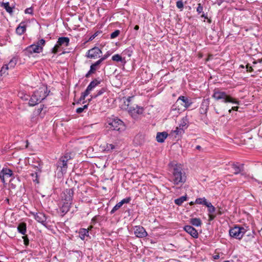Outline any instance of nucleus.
<instances>
[{"instance_id":"nucleus-1","label":"nucleus","mask_w":262,"mask_h":262,"mask_svg":"<svg viewBox=\"0 0 262 262\" xmlns=\"http://www.w3.org/2000/svg\"><path fill=\"white\" fill-rule=\"evenodd\" d=\"M246 230L244 227L235 226L229 230V234L231 237L236 239H241L244 236V241L247 242L255 238L253 235L250 233L244 236V234H246Z\"/></svg>"},{"instance_id":"nucleus-2","label":"nucleus","mask_w":262,"mask_h":262,"mask_svg":"<svg viewBox=\"0 0 262 262\" xmlns=\"http://www.w3.org/2000/svg\"><path fill=\"white\" fill-rule=\"evenodd\" d=\"M48 95V93L47 87L42 86L39 88L38 90L34 92L29 99V105L34 106L37 104L45 99Z\"/></svg>"},{"instance_id":"nucleus-3","label":"nucleus","mask_w":262,"mask_h":262,"mask_svg":"<svg viewBox=\"0 0 262 262\" xmlns=\"http://www.w3.org/2000/svg\"><path fill=\"white\" fill-rule=\"evenodd\" d=\"M74 195V189L69 188L65 189L61 193V197L63 201V204L62 207V212H68L72 203Z\"/></svg>"},{"instance_id":"nucleus-4","label":"nucleus","mask_w":262,"mask_h":262,"mask_svg":"<svg viewBox=\"0 0 262 262\" xmlns=\"http://www.w3.org/2000/svg\"><path fill=\"white\" fill-rule=\"evenodd\" d=\"M170 181L177 185H182L186 181L185 172L180 167L174 168Z\"/></svg>"},{"instance_id":"nucleus-5","label":"nucleus","mask_w":262,"mask_h":262,"mask_svg":"<svg viewBox=\"0 0 262 262\" xmlns=\"http://www.w3.org/2000/svg\"><path fill=\"white\" fill-rule=\"evenodd\" d=\"M70 39L67 37H61L58 39L56 44L52 49V53L54 54L57 53L59 51L60 47H67L69 46Z\"/></svg>"},{"instance_id":"nucleus-6","label":"nucleus","mask_w":262,"mask_h":262,"mask_svg":"<svg viewBox=\"0 0 262 262\" xmlns=\"http://www.w3.org/2000/svg\"><path fill=\"white\" fill-rule=\"evenodd\" d=\"M100 83V81L95 79L90 82L85 91L82 93L80 97V100H84L85 97L88 96L91 92L93 91L96 86Z\"/></svg>"},{"instance_id":"nucleus-7","label":"nucleus","mask_w":262,"mask_h":262,"mask_svg":"<svg viewBox=\"0 0 262 262\" xmlns=\"http://www.w3.org/2000/svg\"><path fill=\"white\" fill-rule=\"evenodd\" d=\"M126 106L128 112L133 118H136L138 115L143 113L142 107H139L137 105L129 106V104H127Z\"/></svg>"},{"instance_id":"nucleus-8","label":"nucleus","mask_w":262,"mask_h":262,"mask_svg":"<svg viewBox=\"0 0 262 262\" xmlns=\"http://www.w3.org/2000/svg\"><path fill=\"white\" fill-rule=\"evenodd\" d=\"M111 127L113 129L117 131L121 132L125 128L124 124L122 121L118 118L114 119L112 121L109 123Z\"/></svg>"},{"instance_id":"nucleus-9","label":"nucleus","mask_w":262,"mask_h":262,"mask_svg":"<svg viewBox=\"0 0 262 262\" xmlns=\"http://www.w3.org/2000/svg\"><path fill=\"white\" fill-rule=\"evenodd\" d=\"M102 54L101 50L98 47H94L88 50L86 53V57L89 58H97L100 57V55Z\"/></svg>"},{"instance_id":"nucleus-10","label":"nucleus","mask_w":262,"mask_h":262,"mask_svg":"<svg viewBox=\"0 0 262 262\" xmlns=\"http://www.w3.org/2000/svg\"><path fill=\"white\" fill-rule=\"evenodd\" d=\"M135 235L138 237H144L147 235L145 229L141 226H136L134 228Z\"/></svg>"},{"instance_id":"nucleus-11","label":"nucleus","mask_w":262,"mask_h":262,"mask_svg":"<svg viewBox=\"0 0 262 262\" xmlns=\"http://www.w3.org/2000/svg\"><path fill=\"white\" fill-rule=\"evenodd\" d=\"M180 105H182L179 101H177L176 103L172 106L170 110V114L173 116H178L182 111V108L180 107Z\"/></svg>"},{"instance_id":"nucleus-12","label":"nucleus","mask_w":262,"mask_h":262,"mask_svg":"<svg viewBox=\"0 0 262 262\" xmlns=\"http://www.w3.org/2000/svg\"><path fill=\"white\" fill-rule=\"evenodd\" d=\"M13 176V171L7 168H3L0 172V178L3 183L5 182L6 177H10Z\"/></svg>"},{"instance_id":"nucleus-13","label":"nucleus","mask_w":262,"mask_h":262,"mask_svg":"<svg viewBox=\"0 0 262 262\" xmlns=\"http://www.w3.org/2000/svg\"><path fill=\"white\" fill-rule=\"evenodd\" d=\"M26 51L30 54L39 53L42 51V47L36 44H33L28 47Z\"/></svg>"},{"instance_id":"nucleus-14","label":"nucleus","mask_w":262,"mask_h":262,"mask_svg":"<svg viewBox=\"0 0 262 262\" xmlns=\"http://www.w3.org/2000/svg\"><path fill=\"white\" fill-rule=\"evenodd\" d=\"M209 105V99H204L202 102L201 107L200 108V113L201 114H205L207 113Z\"/></svg>"},{"instance_id":"nucleus-15","label":"nucleus","mask_w":262,"mask_h":262,"mask_svg":"<svg viewBox=\"0 0 262 262\" xmlns=\"http://www.w3.org/2000/svg\"><path fill=\"white\" fill-rule=\"evenodd\" d=\"M177 101H179L181 103H182V105L184 106V110L189 107L192 103L187 98L183 96H180Z\"/></svg>"},{"instance_id":"nucleus-16","label":"nucleus","mask_w":262,"mask_h":262,"mask_svg":"<svg viewBox=\"0 0 262 262\" xmlns=\"http://www.w3.org/2000/svg\"><path fill=\"white\" fill-rule=\"evenodd\" d=\"M35 219L39 223H41L42 225L46 224L47 217L45 214L42 212H38L34 214Z\"/></svg>"},{"instance_id":"nucleus-17","label":"nucleus","mask_w":262,"mask_h":262,"mask_svg":"<svg viewBox=\"0 0 262 262\" xmlns=\"http://www.w3.org/2000/svg\"><path fill=\"white\" fill-rule=\"evenodd\" d=\"M184 230L193 237H197L198 233L196 230L190 225H186L184 227Z\"/></svg>"},{"instance_id":"nucleus-18","label":"nucleus","mask_w":262,"mask_h":262,"mask_svg":"<svg viewBox=\"0 0 262 262\" xmlns=\"http://www.w3.org/2000/svg\"><path fill=\"white\" fill-rule=\"evenodd\" d=\"M100 64L101 63L98 60L92 64L90 67V70L85 75V77L88 78L92 74L94 73L99 68Z\"/></svg>"},{"instance_id":"nucleus-19","label":"nucleus","mask_w":262,"mask_h":262,"mask_svg":"<svg viewBox=\"0 0 262 262\" xmlns=\"http://www.w3.org/2000/svg\"><path fill=\"white\" fill-rule=\"evenodd\" d=\"M226 92L215 90L212 95V97L216 100H220L226 96Z\"/></svg>"},{"instance_id":"nucleus-20","label":"nucleus","mask_w":262,"mask_h":262,"mask_svg":"<svg viewBox=\"0 0 262 262\" xmlns=\"http://www.w3.org/2000/svg\"><path fill=\"white\" fill-rule=\"evenodd\" d=\"M92 228L93 226H91L87 229L84 228L80 229L78 232L79 236L80 238L82 240H84L86 237L89 236V230L91 229Z\"/></svg>"},{"instance_id":"nucleus-21","label":"nucleus","mask_w":262,"mask_h":262,"mask_svg":"<svg viewBox=\"0 0 262 262\" xmlns=\"http://www.w3.org/2000/svg\"><path fill=\"white\" fill-rule=\"evenodd\" d=\"M221 100L224 103H232L233 104H239V102L236 99L232 97L226 93V96L224 98H222Z\"/></svg>"},{"instance_id":"nucleus-22","label":"nucleus","mask_w":262,"mask_h":262,"mask_svg":"<svg viewBox=\"0 0 262 262\" xmlns=\"http://www.w3.org/2000/svg\"><path fill=\"white\" fill-rule=\"evenodd\" d=\"M26 31V25L24 21L21 22L16 29V33L19 35L23 34Z\"/></svg>"},{"instance_id":"nucleus-23","label":"nucleus","mask_w":262,"mask_h":262,"mask_svg":"<svg viewBox=\"0 0 262 262\" xmlns=\"http://www.w3.org/2000/svg\"><path fill=\"white\" fill-rule=\"evenodd\" d=\"M231 167L234 170V174H237L241 173L243 171L244 165L238 164L237 163H233Z\"/></svg>"},{"instance_id":"nucleus-24","label":"nucleus","mask_w":262,"mask_h":262,"mask_svg":"<svg viewBox=\"0 0 262 262\" xmlns=\"http://www.w3.org/2000/svg\"><path fill=\"white\" fill-rule=\"evenodd\" d=\"M144 141V136L141 134L137 135L134 139V143L136 145H142Z\"/></svg>"},{"instance_id":"nucleus-25","label":"nucleus","mask_w":262,"mask_h":262,"mask_svg":"<svg viewBox=\"0 0 262 262\" xmlns=\"http://www.w3.org/2000/svg\"><path fill=\"white\" fill-rule=\"evenodd\" d=\"M167 136L168 134L166 132L158 133L156 136V140L159 143H163Z\"/></svg>"},{"instance_id":"nucleus-26","label":"nucleus","mask_w":262,"mask_h":262,"mask_svg":"<svg viewBox=\"0 0 262 262\" xmlns=\"http://www.w3.org/2000/svg\"><path fill=\"white\" fill-rule=\"evenodd\" d=\"M57 165L61 168L62 172L66 171L67 168V160H63L60 158L57 162Z\"/></svg>"},{"instance_id":"nucleus-27","label":"nucleus","mask_w":262,"mask_h":262,"mask_svg":"<svg viewBox=\"0 0 262 262\" xmlns=\"http://www.w3.org/2000/svg\"><path fill=\"white\" fill-rule=\"evenodd\" d=\"M188 119L186 116L182 119L179 126L180 128H183V129L185 130L188 126Z\"/></svg>"},{"instance_id":"nucleus-28","label":"nucleus","mask_w":262,"mask_h":262,"mask_svg":"<svg viewBox=\"0 0 262 262\" xmlns=\"http://www.w3.org/2000/svg\"><path fill=\"white\" fill-rule=\"evenodd\" d=\"M1 6L3 7L7 12L12 15L13 13V7H10L9 2L2 3Z\"/></svg>"},{"instance_id":"nucleus-29","label":"nucleus","mask_w":262,"mask_h":262,"mask_svg":"<svg viewBox=\"0 0 262 262\" xmlns=\"http://www.w3.org/2000/svg\"><path fill=\"white\" fill-rule=\"evenodd\" d=\"M17 230L19 233L25 235L26 232V224L25 223L19 224L17 227Z\"/></svg>"},{"instance_id":"nucleus-30","label":"nucleus","mask_w":262,"mask_h":262,"mask_svg":"<svg viewBox=\"0 0 262 262\" xmlns=\"http://www.w3.org/2000/svg\"><path fill=\"white\" fill-rule=\"evenodd\" d=\"M17 62V59L16 57H13L8 63L5 64L9 69H13Z\"/></svg>"},{"instance_id":"nucleus-31","label":"nucleus","mask_w":262,"mask_h":262,"mask_svg":"<svg viewBox=\"0 0 262 262\" xmlns=\"http://www.w3.org/2000/svg\"><path fill=\"white\" fill-rule=\"evenodd\" d=\"M190 223L195 227L201 226L202 224L201 220L199 218H192L190 219Z\"/></svg>"},{"instance_id":"nucleus-32","label":"nucleus","mask_w":262,"mask_h":262,"mask_svg":"<svg viewBox=\"0 0 262 262\" xmlns=\"http://www.w3.org/2000/svg\"><path fill=\"white\" fill-rule=\"evenodd\" d=\"M253 63L254 64H257V66H254V67L257 69L258 71H262V58L254 61Z\"/></svg>"},{"instance_id":"nucleus-33","label":"nucleus","mask_w":262,"mask_h":262,"mask_svg":"<svg viewBox=\"0 0 262 262\" xmlns=\"http://www.w3.org/2000/svg\"><path fill=\"white\" fill-rule=\"evenodd\" d=\"M117 148V146L113 144H107L105 147L104 150L106 152H112L114 151V150Z\"/></svg>"},{"instance_id":"nucleus-34","label":"nucleus","mask_w":262,"mask_h":262,"mask_svg":"<svg viewBox=\"0 0 262 262\" xmlns=\"http://www.w3.org/2000/svg\"><path fill=\"white\" fill-rule=\"evenodd\" d=\"M209 202L207 201V200L205 198H197L195 201V203L198 204H201L206 206V205Z\"/></svg>"},{"instance_id":"nucleus-35","label":"nucleus","mask_w":262,"mask_h":262,"mask_svg":"<svg viewBox=\"0 0 262 262\" xmlns=\"http://www.w3.org/2000/svg\"><path fill=\"white\" fill-rule=\"evenodd\" d=\"M9 70L8 67L6 65L4 64L2 68H1V70L0 71V80H1V77L3 75H7L8 74L7 71Z\"/></svg>"},{"instance_id":"nucleus-36","label":"nucleus","mask_w":262,"mask_h":262,"mask_svg":"<svg viewBox=\"0 0 262 262\" xmlns=\"http://www.w3.org/2000/svg\"><path fill=\"white\" fill-rule=\"evenodd\" d=\"M186 199H187V196L186 195L182 196L180 198L176 199L174 200V203L180 206V205H181L184 201H186Z\"/></svg>"},{"instance_id":"nucleus-37","label":"nucleus","mask_w":262,"mask_h":262,"mask_svg":"<svg viewBox=\"0 0 262 262\" xmlns=\"http://www.w3.org/2000/svg\"><path fill=\"white\" fill-rule=\"evenodd\" d=\"M112 59L113 61L117 62L120 61L121 62H124L125 60L124 58H122V57L119 54H115L113 55Z\"/></svg>"},{"instance_id":"nucleus-38","label":"nucleus","mask_w":262,"mask_h":262,"mask_svg":"<svg viewBox=\"0 0 262 262\" xmlns=\"http://www.w3.org/2000/svg\"><path fill=\"white\" fill-rule=\"evenodd\" d=\"M206 207L208 208V211L209 214L214 213L215 211V208L211 204L210 202H209L207 205Z\"/></svg>"},{"instance_id":"nucleus-39","label":"nucleus","mask_w":262,"mask_h":262,"mask_svg":"<svg viewBox=\"0 0 262 262\" xmlns=\"http://www.w3.org/2000/svg\"><path fill=\"white\" fill-rule=\"evenodd\" d=\"M18 96L20 98L24 100H28L29 98L30 97L29 95L24 93L23 92H19Z\"/></svg>"},{"instance_id":"nucleus-40","label":"nucleus","mask_w":262,"mask_h":262,"mask_svg":"<svg viewBox=\"0 0 262 262\" xmlns=\"http://www.w3.org/2000/svg\"><path fill=\"white\" fill-rule=\"evenodd\" d=\"M106 91V89L102 88L100 90L97 91V94L96 95H94L91 97L92 98H95L101 95Z\"/></svg>"},{"instance_id":"nucleus-41","label":"nucleus","mask_w":262,"mask_h":262,"mask_svg":"<svg viewBox=\"0 0 262 262\" xmlns=\"http://www.w3.org/2000/svg\"><path fill=\"white\" fill-rule=\"evenodd\" d=\"M173 132L176 135H181L184 133V130L182 129L179 126H177L176 128V129L173 131Z\"/></svg>"},{"instance_id":"nucleus-42","label":"nucleus","mask_w":262,"mask_h":262,"mask_svg":"<svg viewBox=\"0 0 262 262\" xmlns=\"http://www.w3.org/2000/svg\"><path fill=\"white\" fill-rule=\"evenodd\" d=\"M36 161V162L33 164H32V165L37 168L36 170L40 171L41 168V165H40V161L38 158H37L36 159H34Z\"/></svg>"},{"instance_id":"nucleus-43","label":"nucleus","mask_w":262,"mask_h":262,"mask_svg":"<svg viewBox=\"0 0 262 262\" xmlns=\"http://www.w3.org/2000/svg\"><path fill=\"white\" fill-rule=\"evenodd\" d=\"M122 204H121L120 202L117 203L112 209V210L111 211V213L113 214L117 210H118L121 206Z\"/></svg>"},{"instance_id":"nucleus-44","label":"nucleus","mask_w":262,"mask_h":262,"mask_svg":"<svg viewBox=\"0 0 262 262\" xmlns=\"http://www.w3.org/2000/svg\"><path fill=\"white\" fill-rule=\"evenodd\" d=\"M120 34V31L119 30H115L114 32L111 34V38L112 39L117 37Z\"/></svg>"},{"instance_id":"nucleus-45","label":"nucleus","mask_w":262,"mask_h":262,"mask_svg":"<svg viewBox=\"0 0 262 262\" xmlns=\"http://www.w3.org/2000/svg\"><path fill=\"white\" fill-rule=\"evenodd\" d=\"M111 55V53L107 52L103 57H102L100 59L98 60V61L101 63L102 61L105 60L107 57H108Z\"/></svg>"},{"instance_id":"nucleus-46","label":"nucleus","mask_w":262,"mask_h":262,"mask_svg":"<svg viewBox=\"0 0 262 262\" xmlns=\"http://www.w3.org/2000/svg\"><path fill=\"white\" fill-rule=\"evenodd\" d=\"M176 6L178 8L182 10L184 7V5H183V3L182 1L180 0V1H177L176 3Z\"/></svg>"},{"instance_id":"nucleus-47","label":"nucleus","mask_w":262,"mask_h":262,"mask_svg":"<svg viewBox=\"0 0 262 262\" xmlns=\"http://www.w3.org/2000/svg\"><path fill=\"white\" fill-rule=\"evenodd\" d=\"M87 108H88V105H84L82 107L77 108L76 109V112L77 113L80 114V113H82L84 111V110H85Z\"/></svg>"},{"instance_id":"nucleus-48","label":"nucleus","mask_w":262,"mask_h":262,"mask_svg":"<svg viewBox=\"0 0 262 262\" xmlns=\"http://www.w3.org/2000/svg\"><path fill=\"white\" fill-rule=\"evenodd\" d=\"M203 7L202 5L200 3L198 5V7L196 8V11L199 14L203 12Z\"/></svg>"},{"instance_id":"nucleus-49","label":"nucleus","mask_w":262,"mask_h":262,"mask_svg":"<svg viewBox=\"0 0 262 262\" xmlns=\"http://www.w3.org/2000/svg\"><path fill=\"white\" fill-rule=\"evenodd\" d=\"M45 39H41L40 40H39L37 43H36V45H38V46H41L42 48H43V46L45 45Z\"/></svg>"},{"instance_id":"nucleus-50","label":"nucleus","mask_w":262,"mask_h":262,"mask_svg":"<svg viewBox=\"0 0 262 262\" xmlns=\"http://www.w3.org/2000/svg\"><path fill=\"white\" fill-rule=\"evenodd\" d=\"M130 201V198H127L125 199H123L122 201H120L121 204L122 205H123L125 203H128Z\"/></svg>"},{"instance_id":"nucleus-51","label":"nucleus","mask_w":262,"mask_h":262,"mask_svg":"<svg viewBox=\"0 0 262 262\" xmlns=\"http://www.w3.org/2000/svg\"><path fill=\"white\" fill-rule=\"evenodd\" d=\"M23 238L24 239V244L26 246H27L28 245H29V240L28 238L27 237V236H23Z\"/></svg>"},{"instance_id":"nucleus-52","label":"nucleus","mask_w":262,"mask_h":262,"mask_svg":"<svg viewBox=\"0 0 262 262\" xmlns=\"http://www.w3.org/2000/svg\"><path fill=\"white\" fill-rule=\"evenodd\" d=\"M246 68L247 69V71H248V72H251L253 71V67L251 66H250L249 63H248L246 66Z\"/></svg>"},{"instance_id":"nucleus-53","label":"nucleus","mask_w":262,"mask_h":262,"mask_svg":"<svg viewBox=\"0 0 262 262\" xmlns=\"http://www.w3.org/2000/svg\"><path fill=\"white\" fill-rule=\"evenodd\" d=\"M133 98V97H128L127 99H126V102L125 101L124 103H125V104L126 105L127 104H129V106H131V104L130 103V101H131V99Z\"/></svg>"},{"instance_id":"nucleus-54","label":"nucleus","mask_w":262,"mask_h":262,"mask_svg":"<svg viewBox=\"0 0 262 262\" xmlns=\"http://www.w3.org/2000/svg\"><path fill=\"white\" fill-rule=\"evenodd\" d=\"M63 160H67V162L71 159V157L69 154H66L64 156L61 157Z\"/></svg>"},{"instance_id":"nucleus-55","label":"nucleus","mask_w":262,"mask_h":262,"mask_svg":"<svg viewBox=\"0 0 262 262\" xmlns=\"http://www.w3.org/2000/svg\"><path fill=\"white\" fill-rule=\"evenodd\" d=\"M208 216H209V221H212L215 217V215L213 213L209 214Z\"/></svg>"},{"instance_id":"nucleus-56","label":"nucleus","mask_w":262,"mask_h":262,"mask_svg":"<svg viewBox=\"0 0 262 262\" xmlns=\"http://www.w3.org/2000/svg\"><path fill=\"white\" fill-rule=\"evenodd\" d=\"M33 10L31 8H27L25 10V13L28 14H32Z\"/></svg>"},{"instance_id":"nucleus-57","label":"nucleus","mask_w":262,"mask_h":262,"mask_svg":"<svg viewBox=\"0 0 262 262\" xmlns=\"http://www.w3.org/2000/svg\"><path fill=\"white\" fill-rule=\"evenodd\" d=\"M238 109V106H233L231 110H229V112L231 113L232 110L236 111H237Z\"/></svg>"},{"instance_id":"nucleus-58","label":"nucleus","mask_w":262,"mask_h":262,"mask_svg":"<svg viewBox=\"0 0 262 262\" xmlns=\"http://www.w3.org/2000/svg\"><path fill=\"white\" fill-rule=\"evenodd\" d=\"M97 36L96 34H94V35H93L92 36H91V37L90 38V40H92L96 36Z\"/></svg>"},{"instance_id":"nucleus-59","label":"nucleus","mask_w":262,"mask_h":262,"mask_svg":"<svg viewBox=\"0 0 262 262\" xmlns=\"http://www.w3.org/2000/svg\"><path fill=\"white\" fill-rule=\"evenodd\" d=\"M139 26H138V25H136V26H135V27H134V29H135V30H139Z\"/></svg>"},{"instance_id":"nucleus-60","label":"nucleus","mask_w":262,"mask_h":262,"mask_svg":"<svg viewBox=\"0 0 262 262\" xmlns=\"http://www.w3.org/2000/svg\"><path fill=\"white\" fill-rule=\"evenodd\" d=\"M196 149L200 150L201 149V146L200 145H197L195 147Z\"/></svg>"},{"instance_id":"nucleus-61","label":"nucleus","mask_w":262,"mask_h":262,"mask_svg":"<svg viewBox=\"0 0 262 262\" xmlns=\"http://www.w3.org/2000/svg\"><path fill=\"white\" fill-rule=\"evenodd\" d=\"M201 17H204V18H206V19H208L207 16H206L204 14H203L201 15Z\"/></svg>"},{"instance_id":"nucleus-62","label":"nucleus","mask_w":262,"mask_h":262,"mask_svg":"<svg viewBox=\"0 0 262 262\" xmlns=\"http://www.w3.org/2000/svg\"><path fill=\"white\" fill-rule=\"evenodd\" d=\"M95 218H93V219L92 220V223H95Z\"/></svg>"},{"instance_id":"nucleus-63","label":"nucleus","mask_w":262,"mask_h":262,"mask_svg":"<svg viewBox=\"0 0 262 262\" xmlns=\"http://www.w3.org/2000/svg\"><path fill=\"white\" fill-rule=\"evenodd\" d=\"M194 203H195V202H191L190 203V205H193Z\"/></svg>"},{"instance_id":"nucleus-64","label":"nucleus","mask_w":262,"mask_h":262,"mask_svg":"<svg viewBox=\"0 0 262 262\" xmlns=\"http://www.w3.org/2000/svg\"><path fill=\"white\" fill-rule=\"evenodd\" d=\"M219 257V255H216V256H215V257H214V259H217V258H218Z\"/></svg>"}]
</instances>
